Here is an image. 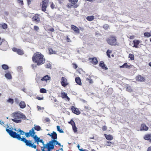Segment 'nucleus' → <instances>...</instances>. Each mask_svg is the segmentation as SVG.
Here are the masks:
<instances>
[{"mask_svg": "<svg viewBox=\"0 0 151 151\" xmlns=\"http://www.w3.org/2000/svg\"><path fill=\"white\" fill-rule=\"evenodd\" d=\"M47 135L51 137L52 139L46 144H44V143L42 144L43 146L41 147L42 151H50L54 149V145H58L60 146H63L55 140L57 139V134L55 132H53L52 133L50 134H48Z\"/></svg>", "mask_w": 151, "mask_h": 151, "instance_id": "1", "label": "nucleus"}, {"mask_svg": "<svg viewBox=\"0 0 151 151\" xmlns=\"http://www.w3.org/2000/svg\"><path fill=\"white\" fill-rule=\"evenodd\" d=\"M12 128L7 129L6 132L9 134V135L12 137L17 138L18 140L22 141L25 143L26 146L31 147L35 149L36 148V145L34 144L32 141L27 140L25 138H21L20 135L17 134L15 132L12 131Z\"/></svg>", "mask_w": 151, "mask_h": 151, "instance_id": "2", "label": "nucleus"}, {"mask_svg": "<svg viewBox=\"0 0 151 151\" xmlns=\"http://www.w3.org/2000/svg\"><path fill=\"white\" fill-rule=\"evenodd\" d=\"M14 130L20 132L19 135H23L25 134L27 137H33L35 140V142H36L37 144H39V142H40L43 144L44 142L42 139H40V138L38 137L37 135L35 134L34 129V128H32V129L29 131V132L25 133L22 130H21L20 129H18V130H17L16 129H14Z\"/></svg>", "mask_w": 151, "mask_h": 151, "instance_id": "3", "label": "nucleus"}, {"mask_svg": "<svg viewBox=\"0 0 151 151\" xmlns=\"http://www.w3.org/2000/svg\"><path fill=\"white\" fill-rule=\"evenodd\" d=\"M12 120L14 122L18 123L22 122V119L25 120L27 119L25 116L20 112H14L12 114Z\"/></svg>", "mask_w": 151, "mask_h": 151, "instance_id": "4", "label": "nucleus"}, {"mask_svg": "<svg viewBox=\"0 0 151 151\" xmlns=\"http://www.w3.org/2000/svg\"><path fill=\"white\" fill-rule=\"evenodd\" d=\"M43 55L40 52H37L34 54L32 57V60L34 62L36 63L38 65H40L45 62Z\"/></svg>", "mask_w": 151, "mask_h": 151, "instance_id": "5", "label": "nucleus"}, {"mask_svg": "<svg viewBox=\"0 0 151 151\" xmlns=\"http://www.w3.org/2000/svg\"><path fill=\"white\" fill-rule=\"evenodd\" d=\"M107 41L108 43L111 45H117L116 40L115 37H112L109 38L107 40Z\"/></svg>", "mask_w": 151, "mask_h": 151, "instance_id": "6", "label": "nucleus"}, {"mask_svg": "<svg viewBox=\"0 0 151 151\" xmlns=\"http://www.w3.org/2000/svg\"><path fill=\"white\" fill-rule=\"evenodd\" d=\"M1 46V49L3 50H6L8 48V45L7 42L4 40H2L0 44Z\"/></svg>", "mask_w": 151, "mask_h": 151, "instance_id": "7", "label": "nucleus"}, {"mask_svg": "<svg viewBox=\"0 0 151 151\" xmlns=\"http://www.w3.org/2000/svg\"><path fill=\"white\" fill-rule=\"evenodd\" d=\"M49 1L48 0H44L43 1L42 7V11L45 12L46 11V9Z\"/></svg>", "mask_w": 151, "mask_h": 151, "instance_id": "8", "label": "nucleus"}, {"mask_svg": "<svg viewBox=\"0 0 151 151\" xmlns=\"http://www.w3.org/2000/svg\"><path fill=\"white\" fill-rule=\"evenodd\" d=\"M61 83L63 87L66 86L68 84L67 79L64 77L62 78Z\"/></svg>", "mask_w": 151, "mask_h": 151, "instance_id": "9", "label": "nucleus"}, {"mask_svg": "<svg viewBox=\"0 0 151 151\" xmlns=\"http://www.w3.org/2000/svg\"><path fill=\"white\" fill-rule=\"evenodd\" d=\"M68 123L70 124L72 126L74 132H77V128L74 122L72 120H71L70 122H69Z\"/></svg>", "mask_w": 151, "mask_h": 151, "instance_id": "10", "label": "nucleus"}, {"mask_svg": "<svg viewBox=\"0 0 151 151\" xmlns=\"http://www.w3.org/2000/svg\"><path fill=\"white\" fill-rule=\"evenodd\" d=\"M71 109L72 112L74 113L77 115H78L80 114L81 112L77 108H75L74 106H72L71 107Z\"/></svg>", "mask_w": 151, "mask_h": 151, "instance_id": "11", "label": "nucleus"}, {"mask_svg": "<svg viewBox=\"0 0 151 151\" xmlns=\"http://www.w3.org/2000/svg\"><path fill=\"white\" fill-rule=\"evenodd\" d=\"M61 96L63 99H64L66 100L69 101L70 100V98L67 96V93L64 91L61 92Z\"/></svg>", "mask_w": 151, "mask_h": 151, "instance_id": "12", "label": "nucleus"}, {"mask_svg": "<svg viewBox=\"0 0 151 151\" xmlns=\"http://www.w3.org/2000/svg\"><path fill=\"white\" fill-rule=\"evenodd\" d=\"M88 60L90 62L94 65H96L98 63V60L96 58H89Z\"/></svg>", "mask_w": 151, "mask_h": 151, "instance_id": "13", "label": "nucleus"}, {"mask_svg": "<svg viewBox=\"0 0 151 151\" xmlns=\"http://www.w3.org/2000/svg\"><path fill=\"white\" fill-rule=\"evenodd\" d=\"M12 50L16 52L17 54L20 55H22L24 54V52L23 50H21L17 49L16 48H13L12 49Z\"/></svg>", "mask_w": 151, "mask_h": 151, "instance_id": "14", "label": "nucleus"}, {"mask_svg": "<svg viewBox=\"0 0 151 151\" xmlns=\"http://www.w3.org/2000/svg\"><path fill=\"white\" fill-rule=\"evenodd\" d=\"M51 80L50 77L48 75H46L42 77L41 79V81H45L47 82V81H50Z\"/></svg>", "mask_w": 151, "mask_h": 151, "instance_id": "15", "label": "nucleus"}, {"mask_svg": "<svg viewBox=\"0 0 151 151\" xmlns=\"http://www.w3.org/2000/svg\"><path fill=\"white\" fill-rule=\"evenodd\" d=\"M39 15L38 14H35L32 18V20L36 22H39L40 21Z\"/></svg>", "mask_w": 151, "mask_h": 151, "instance_id": "16", "label": "nucleus"}, {"mask_svg": "<svg viewBox=\"0 0 151 151\" xmlns=\"http://www.w3.org/2000/svg\"><path fill=\"white\" fill-rule=\"evenodd\" d=\"M136 80L138 81H144L145 80V78L144 77H142L140 76H137L136 78Z\"/></svg>", "mask_w": 151, "mask_h": 151, "instance_id": "17", "label": "nucleus"}, {"mask_svg": "<svg viewBox=\"0 0 151 151\" xmlns=\"http://www.w3.org/2000/svg\"><path fill=\"white\" fill-rule=\"evenodd\" d=\"M71 29L75 32L76 33H79V29L74 25L71 26Z\"/></svg>", "mask_w": 151, "mask_h": 151, "instance_id": "18", "label": "nucleus"}, {"mask_svg": "<svg viewBox=\"0 0 151 151\" xmlns=\"http://www.w3.org/2000/svg\"><path fill=\"white\" fill-rule=\"evenodd\" d=\"M0 124L2 125H3L4 127L6 128V129H7L12 128V131H13L12 130H13V128H12V127H10L9 126H8V125H6L5 124L4 122L1 120H0Z\"/></svg>", "mask_w": 151, "mask_h": 151, "instance_id": "19", "label": "nucleus"}, {"mask_svg": "<svg viewBox=\"0 0 151 151\" xmlns=\"http://www.w3.org/2000/svg\"><path fill=\"white\" fill-rule=\"evenodd\" d=\"M148 127L145 124H142L141 125L140 128V131H147L148 129Z\"/></svg>", "mask_w": 151, "mask_h": 151, "instance_id": "20", "label": "nucleus"}, {"mask_svg": "<svg viewBox=\"0 0 151 151\" xmlns=\"http://www.w3.org/2000/svg\"><path fill=\"white\" fill-rule=\"evenodd\" d=\"M133 42L134 43V45L133 47L136 48H138V45L140 42V41L135 40L133 41Z\"/></svg>", "mask_w": 151, "mask_h": 151, "instance_id": "21", "label": "nucleus"}, {"mask_svg": "<svg viewBox=\"0 0 151 151\" xmlns=\"http://www.w3.org/2000/svg\"><path fill=\"white\" fill-rule=\"evenodd\" d=\"M75 80L76 83L79 85L81 86L82 85V83L81 79L80 77H77L75 78Z\"/></svg>", "mask_w": 151, "mask_h": 151, "instance_id": "22", "label": "nucleus"}, {"mask_svg": "<svg viewBox=\"0 0 151 151\" xmlns=\"http://www.w3.org/2000/svg\"><path fill=\"white\" fill-rule=\"evenodd\" d=\"M144 138L145 140H149L151 142V134H147L145 136Z\"/></svg>", "mask_w": 151, "mask_h": 151, "instance_id": "23", "label": "nucleus"}, {"mask_svg": "<svg viewBox=\"0 0 151 151\" xmlns=\"http://www.w3.org/2000/svg\"><path fill=\"white\" fill-rule=\"evenodd\" d=\"M131 67V66L129 65V64H128L127 63H125L123 65L120 66V68H128Z\"/></svg>", "mask_w": 151, "mask_h": 151, "instance_id": "24", "label": "nucleus"}, {"mask_svg": "<svg viewBox=\"0 0 151 151\" xmlns=\"http://www.w3.org/2000/svg\"><path fill=\"white\" fill-rule=\"evenodd\" d=\"M104 135L106 139L108 140H111L113 139L112 136L111 134L107 135L106 134H104Z\"/></svg>", "mask_w": 151, "mask_h": 151, "instance_id": "25", "label": "nucleus"}, {"mask_svg": "<svg viewBox=\"0 0 151 151\" xmlns=\"http://www.w3.org/2000/svg\"><path fill=\"white\" fill-rule=\"evenodd\" d=\"M5 76L8 79H11L12 78L11 74L9 72H8L6 73L5 75Z\"/></svg>", "mask_w": 151, "mask_h": 151, "instance_id": "26", "label": "nucleus"}, {"mask_svg": "<svg viewBox=\"0 0 151 151\" xmlns=\"http://www.w3.org/2000/svg\"><path fill=\"white\" fill-rule=\"evenodd\" d=\"M99 66L103 69H107V68L105 66V64L104 63V62L103 61L101 62L99 64Z\"/></svg>", "mask_w": 151, "mask_h": 151, "instance_id": "27", "label": "nucleus"}, {"mask_svg": "<svg viewBox=\"0 0 151 151\" xmlns=\"http://www.w3.org/2000/svg\"><path fill=\"white\" fill-rule=\"evenodd\" d=\"M19 105L20 108L22 109L26 107V104L24 101H21Z\"/></svg>", "mask_w": 151, "mask_h": 151, "instance_id": "28", "label": "nucleus"}, {"mask_svg": "<svg viewBox=\"0 0 151 151\" xmlns=\"http://www.w3.org/2000/svg\"><path fill=\"white\" fill-rule=\"evenodd\" d=\"M94 17L93 16H88L87 17V19L89 21H91L94 19Z\"/></svg>", "mask_w": 151, "mask_h": 151, "instance_id": "29", "label": "nucleus"}, {"mask_svg": "<svg viewBox=\"0 0 151 151\" xmlns=\"http://www.w3.org/2000/svg\"><path fill=\"white\" fill-rule=\"evenodd\" d=\"M34 129L37 130V131H40L41 129V128L40 126L38 125H34V127H33Z\"/></svg>", "mask_w": 151, "mask_h": 151, "instance_id": "30", "label": "nucleus"}, {"mask_svg": "<svg viewBox=\"0 0 151 151\" xmlns=\"http://www.w3.org/2000/svg\"><path fill=\"white\" fill-rule=\"evenodd\" d=\"M69 1L73 5L75 4L78 2V0H69Z\"/></svg>", "mask_w": 151, "mask_h": 151, "instance_id": "31", "label": "nucleus"}, {"mask_svg": "<svg viewBox=\"0 0 151 151\" xmlns=\"http://www.w3.org/2000/svg\"><path fill=\"white\" fill-rule=\"evenodd\" d=\"M49 54H52L56 53V52L55 51H54L53 49L51 48H50L49 49Z\"/></svg>", "mask_w": 151, "mask_h": 151, "instance_id": "32", "label": "nucleus"}, {"mask_svg": "<svg viewBox=\"0 0 151 151\" xmlns=\"http://www.w3.org/2000/svg\"><path fill=\"white\" fill-rule=\"evenodd\" d=\"M57 130L59 131L60 133H63L64 132L63 130L62 129H60V127L59 126H57Z\"/></svg>", "mask_w": 151, "mask_h": 151, "instance_id": "33", "label": "nucleus"}, {"mask_svg": "<svg viewBox=\"0 0 151 151\" xmlns=\"http://www.w3.org/2000/svg\"><path fill=\"white\" fill-rule=\"evenodd\" d=\"M0 26H1L2 28L4 29H6L7 27V25L6 24H0Z\"/></svg>", "mask_w": 151, "mask_h": 151, "instance_id": "34", "label": "nucleus"}, {"mask_svg": "<svg viewBox=\"0 0 151 151\" xmlns=\"http://www.w3.org/2000/svg\"><path fill=\"white\" fill-rule=\"evenodd\" d=\"M40 92L41 93H47V90L45 88H42L40 89Z\"/></svg>", "mask_w": 151, "mask_h": 151, "instance_id": "35", "label": "nucleus"}, {"mask_svg": "<svg viewBox=\"0 0 151 151\" xmlns=\"http://www.w3.org/2000/svg\"><path fill=\"white\" fill-rule=\"evenodd\" d=\"M144 35L145 36L147 37H149L151 35L150 33L149 32H146L145 33Z\"/></svg>", "mask_w": 151, "mask_h": 151, "instance_id": "36", "label": "nucleus"}, {"mask_svg": "<svg viewBox=\"0 0 151 151\" xmlns=\"http://www.w3.org/2000/svg\"><path fill=\"white\" fill-rule=\"evenodd\" d=\"M2 67L4 70H7L8 69V66L4 64L2 65Z\"/></svg>", "mask_w": 151, "mask_h": 151, "instance_id": "37", "label": "nucleus"}, {"mask_svg": "<svg viewBox=\"0 0 151 151\" xmlns=\"http://www.w3.org/2000/svg\"><path fill=\"white\" fill-rule=\"evenodd\" d=\"M129 58H130L131 60H134V55L132 54H129Z\"/></svg>", "mask_w": 151, "mask_h": 151, "instance_id": "38", "label": "nucleus"}, {"mask_svg": "<svg viewBox=\"0 0 151 151\" xmlns=\"http://www.w3.org/2000/svg\"><path fill=\"white\" fill-rule=\"evenodd\" d=\"M7 102L11 104H12L14 103V100L13 99L9 98L7 100Z\"/></svg>", "mask_w": 151, "mask_h": 151, "instance_id": "39", "label": "nucleus"}, {"mask_svg": "<svg viewBox=\"0 0 151 151\" xmlns=\"http://www.w3.org/2000/svg\"><path fill=\"white\" fill-rule=\"evenodd\" d=\"M77 147L78 148L79 150V151H88V150H86V149H80V145H78L77 146Z\"/></svg>", "mask_w": 151, "mask_h": 151, "instance_id": "40", "label": "nucleus"}, {"mask_svg": "<svg viewBox=\"0 0 151 151\" xmlns=\"http://www.w3.org/2000/svg\"><path fill=\"white\" fill-rule=\"evenodd\" d=\"M45 67L47 68H50L51 67V64L49 63H47L45 65Z\"/></svg>", "mask_w": 151, "mask_h": 151, "instance_id": "41", "label": "nucleus"}, {"mask_svg": "<svg viewBox=\"0 0 151 151\" xmlns=\"http://www.w3.org/2000/svg\"><path fill=\"white\" fill-rule=\"evenodd\" d=\"M34 29L36 31H38L39 29V27L37 26H35L34 27Z\"/></svg>", "mask_w": 151, "mask_h": 151, "instance_id": "42", "label": "nucleus"}, {"mask_svg": "<svg viewBox=\"0 0 151 151\" xmlns=\"http://www.w3.org/2000/svg\"><path fill=\"white\" fill-rule=\"evenodd\" d=\"M127 90L129 92H131L132 91V90L130 86L127 87Z\"/></svg>", "mask_w": 151, "mask_h": 151, "instance_id": "43", "label": "nucleus"}, {"mask_svg": "<svg viewBox=\"0 0 151 151\" xmlns=\"http://www.w3.org/2000/svg\"><path fill=\"white\" fill-rule=\"evenodd\" d=\"M37 108L38 111H40V110H43L44 109V107H41L38 106H37Z\"/></svg>", "mask_w": 151, "mask_h": 151, "instance_id": "44", "label": "nucleus"}, {"mask_svg": "<svg viewBox=\"0 0 151 151\" xmlns=\"http://www.w3.org/2000/svg\"><path fill=\"white\" fill-rule=\"evenodd\" d=\"M112 143L110 142L107 141L106 142V145L108 146H111L112 145Z\"/></svg>", "mask_w": 151, "mask_h": 151, "instance_id": "45", "label": "nucleus"}, {"mask_svg": "<svg viewBox=\"0 0 151 151\" xmlns=\"http://www.w3.org/2000/svg\"><path fill=\"white\" fill-rule=\"evenodd\" d=\"M17 3L19 4L20 5H22L23 4V1L22 0H17Z\"/></svg>", "mask_w": 151, "mask_h": 151, "instance_id": "46", "label": "nucleus"}, {"mask_svg": "<svg viewBox=\"0 0 151 151\" xmlns=\"http://www.w3.org/2000/svg\"><path fill=\"white\" fill-rule=\"evenodd\" d=\"M50 6L52 9H54L55 8V5L52 2H50Z\"/></svg>", "mask_w": 151, "mask_h": 151, "instance_id": "47", "label": "nucleus"}, {"mask_svg": "<svg viewBox=\"0 0 151 151\" xmlns=\"http://www.w3.org/2000/svg\"><path fill=\"white\" fill-rule=\"evenodd\" d=\"M111 52V51L108 50L107 52V54L109 57L110 58V53Z\"/></svg>", "mask_w": 151, "mask_h": 151, "instance_id": "48", "label": "nucleus"}, {"mask_svg": "<svg viewBox=\"0 0 151 151\" xmlns=\"http://www.w3.org/2000/svg\"><path fill=\"white\" fill-rule=\"evenodd\" d=\"M17 70L18 71L21 72L22 70V67L20 66H19L17 68Z\"/></svg>", "mask_w": 151, "mask_h": 151, "instance_id": "49", "label": "nucleus"}, {"mask_svg": "<svg viewBox=\"0 0 151 151\" xmlns=\"http://www.w3.org/2000/svg\"><path fill=\"white\" fill-rule=\"evenodd\" d=\"M84 108L86 110L88 111L89 110L91 109L90 108H89L88 106H85Z\"/></svg>", "mask_w": 151, "mask_h": 151, "instance_id": "50", "label": "nucleus"}, {"mask_svg": "<svg viewBox=\"0 0 151 151\" xmlns=\"http://www.w3.org/2000/svg\"><path fill=\"white\" fill-rule=\"evenodd\" d=\"M86 80L88 81L90 83H91L92 82V81L91 79H89L88 78H86Z\"/></svg>", "mask_w": 151, "mask_h": 151, "instance_id": "51", "label": "nucleus"}, {"mask_svg": "<svg viewBox=\"0 0 151 151\" xmlns=\"http://www.w3.org/2000/svg\"><path fill=\"white\" fill-rule=\"evenodd\" d=\"M36 99L39 100H42L44 98L43 97H37Z\"/></svg>", "mask_w": 151, "mask_h": 151, "instance_id": "52", "label": "nucleus"}, {"mask_svg": "<svg viewBox=\"0 0 151 151\" xmlns=\"http://www.w3.org/2000/svg\"><path fill=\"white\" fill-rule=\"evenodd\" d=\"M107 127L105 126H104L102 127V129L103 131H105L107 129Z\"/></svg>", "mask_w": 151, "mask_h": 151, "instance_id": "53", "label": "nucleus"}, {"mask_svg": "<svg viewBox=\"0 0 151 151\" xmlns=\"http://www.w3.org/2000/svg\"><path fill=\"white\" fill-rule=\"evenodd\" d=\"M108 26L107 24H105L104 26V28L105 29H106L108 27Z\"/></svg>", "mask_w": 151, "mask_h": 151, "instance_id": "54", "label": "nucleus"}, {"mask_svg": "<svg viewBox=\"0 0 151 151\" xmlns=\"http://www.w3.org/2000/svg\"><path fill=\"white\" fill-rule=\"evenodd\" d=\"M73 67L74 68L76 69L77 68V66L76 64H73Z\"/></svg>", "mask_w": 151, "mask_h": 151, "instance_id": "55", "label": "nucleus"}, {"mask_svg": "<svg viewBox=\"0 0 151 151\" xmlns=\"http://www.w3.org/2000/svg\"><path fill=\"white\" fill-rule=\"evenodd\" d=\"M129 38L131 39H133L134 38V36H130Z\"/></svg>", "mask_w": 151, "mask_h": 151, "instance_id": "56", "label": "nucleus"}, {"mask_svg": "<svg viewBox=\"0 0 151 151\" xmlns=\"http://www.w3.org/2000/svg\"><path fill=\"white\" fill-rule=\"evenodd\" d=\"M147 151H151V146L148 148Z\"/></svg>", "mask_w": 151, "mask_h": 151, "instance_id": "57", "label": "nucleus"}, {"mask_svg": "<svg viewBox=\"0 0 151 151\" xmlns=\"http://www.w3.org/2000/svg\"><path fill=\"white\" fill-rule=\"evenodd\" d=\"M46 121V122H49L50 121V119L48 118H46L45 119Z\"/></svg>", "mask_w": 151, "mask_h": 151, "instance_id": "58", "label": "nucleus"}, {"mask_svg": "<svg viewBox=\"0 0 151 151\" xmlns=\"http://www.w3.org/2000/svg\"><path fill=\"white\" fill-rule=\"evenodd\" d=\"M50 31H51L52 32H53L54 30L53 28H51L50 29Z\"/></svg>", "mask_w": 151, "mask_h": 151, "instance_id": "59", "label": "nucleus"}, {"mask_svg": "<svg viewBox=\"0 0 151 151\" xmlns=\"http://www.w3.org/2000/svg\"><path fill=\"white\" fill-rule=\"evenodd\" d=\"M149 65L150 66V67H151V62H150V63H149Z\"/></svg>", "mask_w": 151, "mask_h": 151, "instance_id": "60", "label": "nucleus"}, {"mask_svg": "<svg viewBox=\"0 0 151 151\" xmlns=\"http://www.w3.org/2000/svg\"><path fill=\"white\" fill-rule=\"evenodd\" d=\"M32 67L33 68H34L35 67H36V66H34V65H32Z\"/></svg>", "mask_w": 151, "mask_h": 151, "instance_id": "61", "label": "nucleus"}, {"mask_svg": "<svg viewBox=\"0 0 151 151\" xmlns=\"http://www.w3.org/2000/svg\"><path fill=\"white\" fill-rule=\"evenodd\" d=\"M28 3V4H29V2L30 1V0H27Z\"/></svg>", "mask_w": 151, "mask_h": 151, "instance_id": "62", "label": "nucleus"}, {"mask_svg": "<svg viewBox=\"0 0 151 151\" xmlns=\"http://www.w3.org/2000/svg\"><path fill=\"white\" fill-rule=\"evenodd\" d=\"M112 90V89L111 88H110L109 90V91H111Z\"/></svg>", "mask_w": 151, "mask_h": 151, "instance_id": "63", "label": "nucleus"}, {"mask_svg": "<svg viewBox=\"0 0 151 151\" xmlns=\"http://www.w3.org/2000/svg\"><path fill=\"white\" fill-rule=\"evenodd\" d=\"M88 1H93V0H87Z\"/></svg>", "mask_w": 151, "mask_h": 151, "instance_id": "64", "label": "nucleus"}]
</instances>
